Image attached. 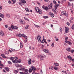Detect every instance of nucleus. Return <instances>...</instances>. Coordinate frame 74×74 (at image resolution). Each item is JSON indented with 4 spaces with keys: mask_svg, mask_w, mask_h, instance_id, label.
<instances>
[{
    "mask_svg": "<svg viewBox=\"0 0 74 74\" xmlns=\"http://www.w3.org/2000/svg\"><path fill=\"white\" fill-rule=\"evenodd\" d=\"M24 18L25 20H26V21H29V20L27 18H26V17H24Z\"/></svg>",
    "mask_w": 74,
    "mask_h": 74,
    "instance_id": "35",
    "label": "nucleus"
},
{
    "mask_svg": "<svg viewBox=\"0 0 74 74\" xmlns=\"http://www.w3.org/2000/svg\"><path fill=\"white\" fill-rule=\"evenodd\" d=\"M32 61V60H31V59L29 58V60L28 61V64H31V61Z\"/></svg>",
    "mask_w": 74,
    "mask_h": 74,
    "instance_id": "16",
    "label": "nucleus"
},
{
    "mask_svg": "<svg viewBox=\"0 0 74 74\" xmlns=\"http://www.w3.org/2000/svg\"><path fill=\"white\" fill-rule=\"evenodd\" d=\"M44 10H46V11H48V7L47 6H45Z\"/></svg>",
    "mask_w": 74,
    "mask_h": 74,
    "instance_id": "33",
    "label": "nucleus"
},
{
    "mask_svg": "<svg viewBox=\"0 0 74 74\" xmlns=\"http://www.w3.org/2000/svg\"><path fill=\"white\" fill-rule=\"evenodd\" d=\"M25 36V35L23 34L21 35V36L22 37H24Z\"/></svg>",
    "mask_w": 74,
    "mask_h": 74,
    "instance_id": "58",
    "label": "nucleus"
},
{
    "mask_svg": "<svg viewBox=\"0 0 74 74\" xmlns=\"http://www.w3.org/2000/svg\"><path fill=\"white\" fill-rule=\"evenodd\" d=\"M29 27V25H27V26L25 27L26 29H27V28Z\"/></svg>",
    "mask_w": 74,
    "mask_h": 74,
    "instance_id": "48",
    "label": "nucleus"
},
{
    "mask_svg": "<svg viewBox=\"0 0 74 74\" xmlns=\"http://www.w3.org/2000/svg\"><path fill=\"white\" fill-rule=\"evenodd\" d=\"M32 71V68H31L29 70V73H31Z\"/></svg>",
    "mask_w": 74,
    "mask_h": 74,
    "instance_id": "25",
    "label": "nucleus"
},
{
    "mask_svg": "<svg viewBox=\"0 0 74 74\" xmlns=\"http://www.w3.org/2000/svg\"><path fill=\"white\" fill-rule=\"evenodd\" d=\"M13 28H14V25H12L10 27H9L8 28V29L9 30H11V29H12L13 30Z\"/></svg>",
    "mask_w": 74,
    "mask_h": 74,
    "instance_id": "7",
    "label": "nucleus"
},
{
    "mask_svg": "<svg viewBox=\"0 0 74 74\" xmlns=\"http://www.w3.org/2000/svg\"><path fill=\"white\" fill-rule=\"evenodd\" d=\"M25 10L26 12H30V11L29 10V9L27 8H26Z\"/></svg>",
    "mask_w": 74,
    "mask_h": 74,
    "instance_id": "20",
    "label": "nucleus"
},
{
    "mask_svg": "<svg viewBox=\"0 0 74 74\" xmlns=\"http://www.w3.org/2000/svg\"><path fill=\"white\" fill-rule=\"evenodd\" d=\"M27 39H25V40H24V42L25 43L27 42Z\"/></svg>",
    "mask_w": 74,
    "mask_h": 74,
    "instance_id": "46",
    "label": "nucleus"
},
{
    "mask_svg": "<svg viewBox=\"0 0 74 74\" xmlns=\"http://www.w3.org/2000/svg\"><path fill=\"white\" fill-rule=\"evenodd\" d=\"M62 28H60V32H61V34H62Z\"/></svg>",
    "mask_w": 74,
    "mask_h": 74,
    "instance_id": "29",
    "label": "nucleus"
},
{
    "mask_svg": "<svg viewBox=\"0 0 74 74\" xmlns=\"http://www.w3.org/2000/svg\"><path fill=\"white\" fill-rule=\"evenodd\" d=\"M24 38H25V39H27V36H25L24 37Z\"/></svg>",
    "mask_w": 74,
    "mask_h": 74,
    "instance_id": "50",
    "label": "nucleus"
},
{
    "mask_svg": "<svg viewBox=\"0 0 74 74\" xmlns=\"http://www.w3.org/2000/svg\"><path fill=\"white\" fill-rule=\"evenodd\" d=\"M8 63H9V64H12V62H11L10 61H8Z\"/></svg>",
    "mask_w": 74,
    "mask_h": 74,
    "instance_id": "39",
    "label": "nucleus"
},
{
    "mask_svg": "<svg viewBox=\"0 0 74 74\" xmlns=\"http://www.w3.org/2000/svg\"><path fill=\"white\" fill-rule=\"evenodd\" d=\"M14 58V59H15L16 60H17V59H18V57H16Z\"/></svg>",
    "mask_w": 74,
    "mask_h": 74,
    "instance_id": "45",
    "label": "nucleus"
},
{
    "mask_svg": "<svg viewBox=\"0 0 74 74\" xmlns=\"http://www.w3.org/2000/svg\"><path fill=\"white\" fill-rule=\"evenodd\" d=\"M2 6L0 5V10H2Z\"/></svg>",
    "mask_w": 74,
    "mask_h": 74,
    "instance_id": "53",
    "label": "nucleus"
},
{
    "mask_svg": "<svg viewBox=\"0 0 74 74\" xmlns=\"http://www.w3.org/2000/svg\"><path fill=\"white\" fill-rule=\"evenodd\" d=\"M67 58L70 60H71V59H72V57H71L70 56H67Z\"/></svg>",
    "mask_w": 74,
    "mask_h": 74,
    "instance_id": "19",
    "label": "nucleus"
},
{
    "mask_svg": "<svg viewBox=\"0 0 74 74\" xmlns=\"http://www.w3.org/2000/svg\"><path fill=\"white\" fill-rule=\"evenodd\" d=\"M56 41H59V39H58V38H56Z\"/></svg>",
    "mask_w": 74,
    "mask_h": 74,
    "instance_id": "59",
    "label": "nucleus"
},
{
    "mask_svg": "<svg viewBox=\"0 0 74 74\" xmlns=\"http://www.w3.org/2000/svg\"><path fill=\"white\" fill-rule=\"evenodd\" d=\"M18 29V27L16 26H13V29Z\"/></svg>",
    "mask_w": 74,
    "mask_h": 74,
    "instance_id": "22",
    "label": "nucleus"
},
{
    "mask_svg": "<svg viewBox=\"0 0 74 74\" xmlns=\"http://www.w3.org/2000/svg\"><path fill=\"white\" fill-rule=\"evenodd\" d=\"M0 34L1 36H4V32L3 31H0Z\"/></svg>",
    "mask_w": 74,
    "mask_h": 74,
    "instance_id": "14",
    "label": "nucleus"
},
{
    "mask_svg": "<svg viewBox=\"0 0 74 74\" xmlns=\"http://www.w3.org/2000/svg\"><path fill=\"white\" fill-rule=\"evenodd\" d=\"M51 46L53 47H54V43L53 42L52 43Z\"/></svg>",
    "mask_w": 74,
    "mask_h": 74,
    "instance_id": "43",
    "label": "nucleus"
},
{
    "mask_svg": "<svg viewBox=\"0 0 74 74\" xmlns=\"http://www.w3.org/2000/svg\"><path fill=\"white\" fill-rule=\"evenodd\" d=\"M58 7V4H56V5H55V10H56L57 9Z\"/></svg>",
    "mask_w": 74,
    "mask_h": 74,
    "instance_id": "18",
    "label": "nucleus"
},
{
    "mask_svg": "<svg viewBox=\"0 0 74 74\" xmlns=\"http://www.w3.org/2000/svg\"><path fill=\"white\" fill-rule=\"evenodd\" d=\"M40 74H42V70H41L40 71Z\"/></svg>",
    "mask_w": 74,
    "mask_h": 74,
    "instance_id": "52",
    "label": "nucleus"
},
{
    "mask_svg": "<svg viewBox=\"0 0 74 74\" xmlns=\"http://www.w3.org/2000/svg\"><path fill=\"white\" fill-rule=\"evenodd\" d=\"M6 16L8 18H9L10 16V14H6Z\"/></svg>",
    "mask_w": 74,
    "mask_h": 74,
    "instance_id": "27",
    "label": "nucleus"
},
{
    "mask_svg": "<svg viewBox=\"0 0 74 74\" xmlns=\"http://www.w3.org/2000/svg\"><path fill=\"white\" fill-rule=\"evenodd\" d=\"M74 50H71V52H72V53H73V52H74Z\"/></svg>",
    "mask_w": 74,
    "mask_h": 74,
    "instance_id": "63",
    "label": "nucleus"
},
{
    "mask_svg": "<svg viewBox=\"0 0 74 74\" xmlns=\"http://www.w3.org/2000/svg\"><path fill=\"white\" fill-rule=\"evenodd\" d=\"M52 5H52V3H51L50 4V5H48L49 8L50 9H51L52 7Z\"/></svg>",
    "mask_w": 74,
    "mask_h": 74,
    "instance_id": "8",
    "label": "nucleus"
},
{
    "mask_svg": "<svg viewBox=\"0 0 74 74\" xmlns=\"http://www.w3.org/2000/svg\"><path fill=\"white\" fill-rule=\"evenodd\" d=\"M20 48H22V47H23V45H22V44H21V43H20Z\"/></svg>",
    "mask_w": 74,
    "mask_h": 74,
    "instance_id": "44",
    "label": "nucleus"
},
{
    "mask_svg": "<svg viewBox=\"0 0 74 74\" xmlns=\"http://www.w3.org/2000/svg\"><path fill=\"white\" fill-rule=\"evenodd\" d=\"M71 20H73V19H74V18H73V17H71Z\"/></svg>",
    "mask_w": 74,
    "mask_h": 74,
    "instance_id": "60",
    "label": "nucleus"
},
{
    "mask_svg": "<svg viewBox=\"0 0 74 74\" xmlns=\"http://www.w3.org/2000/svg\"><path fill=\"white\" fill-rule=\"evenodd\" d=\"M71 29H73V30H74V24H73L72 27H71Z\"/></svg>",
    "mask_w": 74,
    "mask_h": 74,
    "instance_id": "37",
    "label": "nucleus"
},
{
    "mask_svg": "<svg viewBox=\"0 0 74 74\" xmlns=\"http://www.w3.org/2000/svg\"><path fill=\"white\" fill-rule=\"evenodd\" d=\"M18 63H21V60H18Z\"/></svg>",
    "mask_w": 74,
    "mask_h": 74,
    "instance_id": "47",
    "label": "nucleus"
},
{
    "mask_svg": "<svg viewBox=\"0 0 74 74\" xmlns=\"http://www.w3.org/2000/svg\"><path fill=\"white\" fill-rule=\"evenodd\" d=\"M66 11H63L61 12V14L62 15H65L67 17H68V14L67 13H66Z\"/></svg>",
    "mask_w": 74,
    "mask_h": 74,
    "instance_id": "3",
    "label": "nucleus"
},
{
    "mask_svg": "<svg viewBox=\"0 0 74 74\" xmlns=\"http://www.w3.org/2000/svg\"><path fill=\"white\" fill-rule=\"evenodd\" d=\"M5 26L6 28H7V27H8V25H5Z\"/></svg>",
    "mask_w": 74,
    "mask_h": 74,
    "instance_id": "57",
    "label": "nucleus"
},
{
    "mask_svg": "<svg viewBox=\"0 0 74 74\" xmlns=\"http://www.w3.org/2000/svg\"><path fill=\"white\" fill-rule=\"evenodd\" d=\"M49 69H50V70H52L53 69V67L52 66L50 67Z\"/></svg>",
    "mask_w": 74,
    "mask_h": 74,
    "instance_id": "36",
    "label": "nucleus"
},
{
    "mask_svg": "<svg viewBox=\"0 0 74 74\" xmlns=\"http://www.w3.org/2000/svg\"><path fill=\"white\" fill-rule=\"evenodd\" d=\"M65 42L67 43V44H68L69 45H71V42L67 40H66Z\"/></svg>",
    "mask_w": 74,
    "mask_h": 74,
    "instance_id": "11",
    "label": "nucleus"
},
{
    "mask_svg": "<svg viewBox=\"0 0 74 74\" xmlns=\"http://www.w3.org/2000/svg\"><path fill=\"white\" fill-rule=\"evenodd\" d=\"M32 68V70L33 71H36V67H34Z\"/></svg>",
    "mask_w": 74,
    "mask_h": 74,
    "instance_id": "17",
    "label": "nucleus"
},
{
    "mask_svg": "<svg viewBox=\"0 0 74 74\" xmlns=\"http://www.w3.org/2000/svg\"><path fill=\"white\" fill-rule=\"evenodd\" d=\"M14 73L15 74H17L18 73V71L16 70L14 71Z\"/></svg>",
    "mask_w": 74,
    "mask_h": 74,
    "instance_id": "40",
    "label": "nucleus"
},
{
    "mask_svg": "<svg viewBox=\"0 0 74 74\" xmlns=\"http://www.w3.org/2000/svg\"><path fill=\"white\" fill-rule=\"evenodd\" d=\"M35 10H36L37 13H38L39 14H42V11L41 10H40L39 8L38 7H35Z\"/></svg>",
    "mask_w": 74,
    "mask_h": 74,
    "instance_id": "1",
    "label": "nucleus"
},
{
    "mask_svg": "<svg viewBox=\"0 0 74 74\" xmlns=\"http://www.w3.org/2000/svg\"><path fill=\"white\" fill-rule=\"evenodd\" d=\"M22 36V34H17L16 35V36H17V37H21Z\"/></svg>",
    "mask_w": 74,
    "mask_h": 74,
    "instance_id": "21",
    "label": "nucleus"
},
{
    "mask_svg": "<svg viewBox=\"0 0 74 74\" xmlns=\"http://www.w3.org/2000/svg\"><path fill=\"white\" fill-rule=\"evenodd\" d=\"M12 1L13 2V3H15V2L16 1V0H12Z\"/></svg>",
    "mask_w": 74,
    "mask_h": 74,
    "instance_id": "49",
    "label": "nucleus"
},
{
    "mask_svg": "<svg viewBox=\"0 0 74 74\" xmlns=\"http://www.w3.org/2000/svg\"><path fill=\"white\" fill-rule=\"evenodd\" d=\"M66 50L67 51H68V52H70V48H68L66 49Z\"/></svg>",
    "mask_w": 74,
    "mask_h": 74,
    "instance_id": "31",
    "label": "nucleus"
},
{
    "mask_svg": "<svg viewBox=\"0 0 74 74\" xmlns=\"http://www.w3.org/2000/svg\"><path fill=\"white\" fill-rule=\"evenodd\" d=\"M65 32L67 33H68L69 32V28L67 27H65Z\"/></svg>",
    "mask_w": 74,
    "mask_h": 74,
    "instance_id": "5",
    "label": "nucleus"
},
{
    "mask_svg": "<svg viewBox=\"0 0 74 74\" xmlns=\"http://www.w3.org/2000/svg\"><path fill=\"white\" fill-rule=\"evenodd\" d=\"M33 74H39L38 73H34H34H33Z\"/></svg>",
    "mask_w": 74,
    "mask_h": 74,
    "instance_id": "64",
    "label": "nucleus"
},
{
    "mask_svg": "<svg viewBox=\"0 0 74 74\" xmlns=\"http://www.w3.org/2000/svg\"><path fill=\"white\" fill-rule=\"evenodd\" d=\"M44 52L45 53H49V51L48 49H45L44 50Z\"/></svg>",
    "mask_w": 74,
    "mask_h": 74,
    "instance_id": "10",
    "label": "nucleus"
},
{
    "mask_svg": "<svg viewBox=\"0 0 74 74\" xmlns=\"http://www.w3.org/2000/svg\"><path fill=\"white\" fill-rule=\"evenodd\" d=\"M25 74H29V73H28V69H26L25 70V71L24 72Z\"/></svg>",
    "mask_w": 74,
    "mask_h": 74,
    "instance_id": "12",
    "label": "nucleus"
},
{
    "mask_svg": "<svg viewBox=\"0 0 74 74\" xmlns=\"http://www.w3.org/2000/svg\"><path fill=\"white\" fill-rule=\"evenodd\" d=\"M43 18L45 19H47V18H48V16H43Z\"/></svg>",
    "mask_w": 74,
    "mask_h": 74,
    "instance_id": "30",
    "label": "nucleus"
},
{
    "mask_svg": "<svg viewBox=\"0 0 74 74\" xmlns=\"http://www.w3.org/2000/svg\"><path fill=\"white\" fill-rule=\"evenodd\" d=\"M1 56L3 58H5V59H8V57H7L5 56L4 55V54H1Z\"/></svg>",
    "mask_w": 74,
    "mask_h": 74,
    "instance_id": "9",
    "label": "nucleus"
},
{
    "mask_svg": "<svg viewBox=\"0 0 74 74\" xmlns=\"http://www.w3.org/2000/svg\"><path fill=\"white\" fill-rule=\"evenodd\" d=\"M35 27H40V26L37 25H36L35 24H34Z\"/></svg>",
    "mask_w": 74,
    "mask_h": 74,
    "instance_id": "34",
    "label": "nucleus"
},
{
    "mask_svg": "<svg viewBox=\"0 0 74 74\" xmlns=\"http://www.w3.org/2000/svg\"><path fill=\"white\" fill-rule=\"evenodd\" d=\"M25 68H22V70H23V71H25Z\"/></svg>",
    "mask_w": 74,
    "mask_h": 74,
    "instance_id": "51",
    "label": "nucleus"
},
{
    "mask_svg": "<svg viewBox=\"0 0 74 74\" xmlns=\"http://www.w3.org/2000/svg\"><path fill=\"white\" fill-rule=\"evenodd\" d=\"M20 74H24V73H23V72H21L20 73Z\"/></svg>",
    "mask_w": 74,
    "mask_h": 74,
    "instance_id": "62",
    "label": "nucleus"
},
{
    "mask_svg": "<svg viewBox=\"0 0 74 74\" xmlns=\"http://www.w3.org/2000/svg\"><path fill=\"white\" fill-rule=\"evenodd\" d=\"M20 1L21 2V3H23L24 4L26 3V1L25 0H21Z\"/></svg>",
    "mask_w": 74,
    "mask_h": 74,
    "instance_id": "13",
    "label": "nucleus"
},
{
    "mask_svg": "<svg viewBox=\"0 0 74 74\" xmlns=\"http://www.w3.org/2000/svg\"><path fill=\"white\" fill-rule=\"evenodd\" d=\"M53 3H54V4H56V1H53Z\"/></svg>",
    "mask_w": 74,
    "mask_h": 74,
    "instance_id": "54",
    "label": "nucleus"
},
{
    "mask_svg": "<svg viewBox=\"0 0 74 74\" xmlns=\"http://www.w3.org/2000/svg\"><path fill=\"white\" fill-rule=\"evenodd\" d=\"M19 64H18L17 66H16V67H19Z\"/></svg>",
    "mask_w": 74,
    "mask_h": 74,
    "instance_id": "55",
    "label": "nucleus"
},
{
    "mask_svg": "<svg viewBox=\"0 0 74 74\" xmlns=\"http://www.w3.org/2000/svg\"><path fill=\"white\" fill-rule=\"evenodd\" d=\"M49 15H51V16L52 18H53V17H54V14H53L51 13V12H50L49 13Z\"/></svg>",
    "mask_w": 74,
    "mask_h": 74,
    "instance_id": "6",
    "label": "nucleus"
},
{
    "mask_svg": "<svg viewBox=\"0 0 74 74\" xmlns=\"http://www.w3.org/2000/svg\"><path fill=\"white\" fill-rule=\"evenodd\" d=\"M38 57L39 58H40L41 60H44V58L45 57V55L43 54H42L38 55Z\"/></svg>",
    "mask_w": 74,
    "mask_h": 74,
    "instance_id": "2",
    "label": "nucleus"
},
{
    "mask_svg": "<svg viewBox=\"0 0 74 74\" xmlns=\"http://www.w3.org/2000/svg\"><path fill=\"white\" fill-rule=\"evenodd\" d=\"M42 8H43V9H44L45 8V6L44 5H43L42 6Z\"/></svg>",
    "mask_w": 74,
    "mask_h": 74,
    "instance_id": "61",
    "label": "nucleus"
},
{
    "mask_svg": "<svg viewBox=\"0 0 74 74\" xmlns=\"http://www.w3.org/2000/svg\"><path fill=\"white\" fill-rule=\"evenodd\" d=\"M66 24L67 25H68V26H70V23H69L68 22L66 23Z\"/></svg>",
    "mask_w": 74,
    "mask_h": 74,
    "instance_id": "56",
    "label": "nucleus"
},
{
    "mask_svg": "<svg viewBox=\"0 0 74 74\" xmlns=\"http://www.w3.org/2000/svg\"><path fill=\"white\" fill-rule=\"evenodd\" d=\"M0 16L1 17V18H4V15L2 14L1 13H0Z\"/></svg>",
    "mask_w": 74,
    "mask_h": 74,
    "instance_id": "23",
    "label": "nucleus"
},
{
    "mask_svg": "<svg viewBox=\"0 0 74 74\" xmlns=\"http://www.w3.org/2000/svg\"><path fill=\"white\" fill-rule=\"evenodd\" d=\"M43 39L42 40L41 42L42 43H44V42H45V40H44V36H43Z\"/></svg>",
    "mask_w": 74,
    "mask_h": 74,
    "instance_id": "26",
    "label": "nucleus"
},
{
    "mask_svg": "<svg viewBox=\"0 0 74 74\" xmlns=\"http://www.w3.org/2000/svg\"><path fill=\"white\" fill-rule=\"evenodd\" d=\"M12 62L13 63H18V60H14Z\"/></svg>",
    "mask_w": 74,
    "mask_h": 74,
    "instance_id": "15",
    "label": "nucleus"
},
{
    "mask_svg": "<svg viewBox=\"0 0 74 74\" xmlns=\"http://www.w3.org/2000/svg\"><path fill=\"white\" fill-rule=\"evenodd\" d=\"M37 38L38 41H39V42H41V36H40V35H38Z\"/></svg>",
    "mask_w": 74,
    "mask_h": 74,
    "instance_id": "4",
    "label": "nucleus"
},
{
    "mask_svg": "<svg viewBox=\"0 0 74 74\" xmlns=\"http://www.w3.org/2000/svg\"><path fill=\"white\" fill-rule=\"evenodd\" d=\"M11 60H12V62L15 59V58L13 57H11L10 58Z\"/></svg>",
    "mask_w": 74,
    "mask_h": 74,
    "instance_id": "24",
    "label": "nucleus"
},
{
    "mask_svg": "<svg viewBox=\"0 0 74 74\" xmlns=\"http://www.w3.org/2000/svg\"><path fill=\"white\" fill-rule=\"evenodd\" d=\"M25 23L26 22H25V21L23 20V21L22 23H21L22 24H25Z\"/></svg>",
    "mask_w": 74,
    "mask_h": 74,
    "instance_id": "42",
    "label": "nucleus"
},
{
    "mask_svg": "<svg viewBox=\"0 0 74 74\" xmlns=\"http://www.w3.org/2000/svg\"><path fill=\"white\" fill-rule=\"evenodd\" d=\"M54 65L56 66H58L59 65V64L57 63H54Z\"/></svg>",
    "mask_w": 74,
    "mask_h": 74,
    "instance_id": "28",
    "label": "nucleus"
},
{
    "mask_svg": "<svg viewBox=\"0 0 74 74\" xmlns=\"http://www.w3.org/2000/svg\"><path fill=\"white\" fill-rule=\"evenodd\" d=\"M23 20H20L19 21V22H20V23H22V22H23Z\"/></svg>",
    "mask_w": 74,
    "mask_h": 74,
    "instance_id": "41",
    "label": "nucleus"
},
{
    "mask_svg": "<svg viewBox=\"0 0 74 74\" xmlns=\"http://www.w3.org/2000/svg\"><path fill=\"white\" fill-rule=\"evenodd\" d=\"M5 69L6 70V71H8L9 70V69H8V67L5 68Z\"/></svg>",
    "mask_w": 74,
    "mask_h": 74,
    "instance_id": "38",
    "label": "nucleus"
},
{
    "mask_svg": "<svg viewBox=\"0 0 74 74\" xmlns=\"http://www.w3.org/2000/svg\"><path fill=\"white\" fill-rule=\"evenodd\" d=\"M54 70H58V67L56 66H54Z\"/></svg>",
    "mask_w": 74,
    "mask_h": 74,
    "instance_id": "32",
    "label": "nucleus"
}]
</instances>
